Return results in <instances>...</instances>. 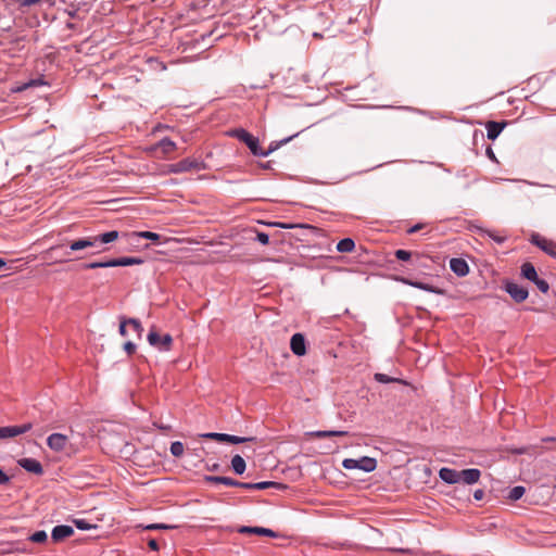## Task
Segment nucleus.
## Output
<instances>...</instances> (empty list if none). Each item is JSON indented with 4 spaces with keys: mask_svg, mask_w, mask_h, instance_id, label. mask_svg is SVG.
Segmentation results:
<instances>
[{
    "mask_svg": "<svg viewBox=\"0 0 556 556\" xmlns=\"http://www.w3.org/2000/svg\"><path fill=\"white\" fill-rule=\"evenodd\" d=\"M228 134L229 136L237 138L241 142L245 143L253 155L267 156L270 152L274 151V148H270L266 151L260 148L258 139L243 128L232 129Z\"/></svg>",
    "mask_w": 556,
    "mask_h": 556,
    "instance_id": "f257e3e1",
    "label": "nucleus"
},
{
    "mask_svg": "<svg viewBox=\"0 0 556 556\" xmlns=\"http://www.w3.org/2000/svg\"><path fill=\"white\" fill-rule=\"evenodd\" d=\"M143 261L139 257H118L112 258L106 262H92L85 264L84 267L86 269H96V268H106V267H117V266H132L142 264Z\"/></svg>",
    "mask_w": 556,
    "mask_h": 556,
    "instance_id": "f03ea898",
    "label": "nucleus"
},
{
    "mask_svg": "<svg viewBox=\"0 0 556 556\" xmlns=\"http://www.w3.org/2000/svg\"><path fill=\"white\" fill-rule=\"evenodd\" d=\"M342 466L344 469L352 470V469H359L365 472H371L377 467V460L375 458L364 456L359 459H353V458H345L342 462Z\"/></svg>",
    "mask_w": 556,
    "mask_h": 556,
    "instance_id": "7ed1b4c3",
    "label": "nucleus"
},
{
    "mask_svg": "<svg viewBox=\"0 0 556 556\" xmlns=\"http://www.w3.org/2000/svg\"><path fill=\"white\" fill-rule=\"evenodd\" d=\"M147 339L152 346L161 351H169L172 348V336L169 333L161 336L154 327L150 329Z\"/></svg>",
    "mask_w": 556,
    "mask_h": 556,
    "instance_id": "20e7f679",
    "label": "nucleus"
},
{
    "mask_svg": "<svg viewBox=\"0 0 556 556\" xmlns=\"http://www.w3.org/2000/svg\"><path fill=\"white\" fill-rule=\"evenodd\" d=\"M521 275L526 279L534 282L535 286L538 287V289L541 292L546 293L548 291L549 286H548L547 281H545L544 279L539 278V276L536 274V270H535L534 266L531 263H525L521 266Z\"/></svg>",
    "mask_w": 556,
    "mask_h": 556,
    "instance_id": "39448f33",
    "label": "nucleus"
},
{
    "mask_svg": "<svg viewBox=\"0 0 556 556\" xmlns=\"http://www.w3.org/2000/svg\"><path fill=\"white\" fill-rule=\"evenodd\" d=\"M204 168L203 164L194 159H184L168 166V172L174 174L186 173L191 170H200Z\"/></svg>",
    "mask_w": 556,
    "mask_h": 556,
    "instance_id": "423d86ee",
    "label": "nucleus"
},
{
    "mask_svg": "<svg viewBox=\"0 0 556 556\" xmlns=\"http://www.w3.org/2000/svg\"><path fill=\"white\" fill-rule=\"evenodd\" d=\"M33 428L31 422H26L20 426H5L0 427V440L15 438L17 435L28 432Z\"/></svg>",
    "mask_w": 556,
    "mask_h": 556,
    "instance_id": "0eeeda50",
    "label": "nucleus"
},
{
    "mask_svg": "<svg viewBox=\"0 0 556 556\" xmlns=\"http://www.w3.org/2000/svg\"><path fill=\"white\" fill-rule=\"evenodd\" d=\"M531 243L540 248L542 251H544L546 254L551 255L552 257L556 258V242L553 240H549L545 237H542L539 233H533L531 236Z\"/></svg>",
    "mask_w": 556,
    "mask_h": 556,
    "instance_id": "6e6552de",
    "label": "nucleus"
},
{
    "mask_svg": "<svg viewBox=\"0 0 556 556\" xmlns=\"http://www.w3.org/2000/svg\"><path fill=\"white\" fill-rule=\"evenodd\" d=\"M177 149V146L174 141L168 138H164L157 143L153 144L150 148V151L154 153L157 157H165L168 154L173 153Z\"/></svg>",
    "mask_w": 556,
    "mask_h": 556,
    "instance_id": "1a4fd4ad",
    "label": "nucleus"
},
{
    "mask_svg": "<svg viewBox=\"0 0 556 556\" xmlns=\"http://www.w3.org/2000/svg\"><path fill=\"white\" fill-rule=\"evenodd\" d=\"M47 445L53 452H64L68 445V437L59 432L52 433L47 439Z\"/></svg>",
    "mask_w": 556,
    "mask_h": 556,
    "instance_id": "9d476101",
    "label": "nucleus"
},
{
    "mask_svg": "<svg viewBox=\"0 0 556 556\" xmlns=\"http://www.w3.org/2000/svg\"><path fill=\"white\" fill-rule=\"evenodd\" d=\"M504 289L517 303L526 301L529 295L528 290L516 282H506Z\"/></svg>",
    "mask_w": 556,
    "mask_h": 556,
    "instance_id": "9b49d317",
    "label": "nucleus"
},
{
    "mask_svg": "<svg viewBox=\"0 0 556 556\" xmlns=\"http://www.w3.org/2000/svg\"><path fill=\"white\" fill-rule=\"evenodd\" d=\"M130 326L132 328V331L137 334V337L140 339L143 332V327L141 326L140 321L135 318H126L121 317L119 318V333L123 337L127 336V329L126 327Z\"/></svg>",
    "mask_w": 556,
    "mask_h": 556,
    "instance_id": "f8f14e48",
    "label": "nucleus"
},
{
    "mask_svg": "<svg viewBox=\"0 0 556 556\" xmlns=\"http://www.w3.org/2000/svg\"><path fill=\"white\" fill-rule=\"evenodd\" d=\"M74 534V529L67 525L55 526L51 532V539L53 542H61Z\"/></svg>",
    "mask_w": 556,
    "mask_h": 556,
    "instance_id": "ddd939ff",
    "label": "nucleus"
},
{
    "mask_svg": "<svg viewBox=\"0 0 556 556\" xmlns=\"http://www.w3.org/2000/svg\"><path fill=\"white\" fill-rule=\"evenodd\" d=\"M291 351L298 355L302 356L306 353L305 338L302 333H294L291 337L290 341Z\"/></svg>",
    "mask_w": 556,
    "mask_h": 556,
    "instance_id": "4468645a",
    "label": "nucleus"
},
{
    "mask_svg": "<svg viewBox=\"0 0 556 556\" xmlns=\"http://www.w3.org/2000/svg\"><path fill=\"white\" fill-rule=\"evenodd\" d=\"M17 464L31 473L41 475L43 472L42 465L35 458H21Z\"/></svg>",
    "mask_w": 556,
    "mask_h": 556,
    "instance_id": "2eb2a0df",
    "label": "nucleus"
},
{
    "mask_svg": "<svg viewBox=\"0 0 556 556\" xmlns=\"http://www.w3.org/2000/svg\"><path fill=\"white\" fill-rule=\"evenodd\" d=\"M97 245V239H93V236L80 238L70 242L71 251H81L87 248H92Z\"/></svg>",
    "mask_w": 556,
    "mask_h": 556,
    "instance_id": "dca6fc26",
    "label": "nucleus"
},
{
    "mask_svg": "<svg viewBox=\"0 0 556 556\" xmlns=\"http://www.w3.org/2000/svg\"><path fill=\"white\" fill-rule=\"evenodd\" d=\"M450 267L452 271L459 277H464L469 273V266L464 258H452L450 261Z\"/></svg>",
    "mask_w": 556,
    "mask_h": 556,
    "instance_id": "f3484780",
    "label": "nucleus"
},
{
    "mask_svg": "<svg viewBox=\"0 0 556 556\" xmlns=\"http://www.w3.org/2000/svg\"><path fill=\"white\" fill-rule=\"evenodd\" d=\"M239 533L242 534H258V535H267L270 538H277V533H275L273 530L262 527H247L243 526L239 528Z\"/></svg>",
    "mask_w": 556,
    "mask_h": 556,
    "instance_id": "a211bd4d",
    "label": "nucleus"
},
{
    "mask_svg": "<svg viewBox=\"0 0 556 556\" xmlns=\"http://www.w3.org/2000/svg\"><path fill=\"white\" fill-rule=\"evenodd\" d=\"M440 478L447 483H457L460 482V471L450 469V468H442L439 471Z\"/></svg>",
    "mask_w": 556,
    "mask_h": 556,
    "instance_id": "6ab92c4d",
    "label": "nucleus"
},
{
    "mask_svg": "<svg viewBox=\"0 0 556 556\" xmlns=\"http://www.w3.org/2000/svg\"><path fill=\"white\" fill-rule=\"evenodd\" d=\"M480 476H481L480 470L476 469V468L460 470V481H463L467 484H472V483L478 482Z\"/></svg>",
    "mask_w": 556,
    "mask_h": 556,
    "instance_id": "aec40b11",
    "label": "nucleus"
},
{
    "mask_svg": "<svg viewBox=\"0 0 556 556\" xmlns=\"http://www.w3.org/2000/svg\"><path fill=\"white\" fill-rule=\"evenodd\" d=\"M506 126V123L503 122V123H498V122H488L486 123V131H488V138L490 140H495L498 135L501 134V131L504 129V127Z\"/></svg>",
    "mask_w": 556,
    "mask_h": 556,
    "instance_id": "412c9836",
    "label": "nucleus"
},
{
    "mask_svg": "<svg viewBox=\"0 0 556 556\" xmlns=\"http://www.w3.org/2000/svg\"><path fill=\"white\" fill-rule=\"evenodd\" d=\"M256 441V438H244V437H237L231 434L223 433L222 442L231 443V444H239L244 442H254Z\"/></svg>",
    "mask_w": 556,
    "mask_h": 556,
    "instance_id": "4be33fe9",
    "label": "nucleus"
},
{
    "mask_svg": "<svg viewBox=\"0 0 556 556\" xmlns=\"http://www.w3.org/2000/svg\"><path fill=\"white\" fill-rule=\"evenodd\" d=\"M118 238V231L112 230L105 233L93 236V239H97L98 243H111Z\"/></svg>",
    "mask_w": 556,
    "mask_h": 556,
    "instance_id": "5701e85b",
    "label": "nucleus"
},
{
    "mask_svg": "<svg viewBox=\"0 0 556 556\" xmlns=\"http://www.w3.org/2000/svg\"><path fill=\"white\" fill-rule=\"evenodd\" d=\"M308 435L317 439L329 438V437H344L348 435L346 431H313Z\"/></svg>",
    "mask_w": 556,
    "mask_h": 556,
    "instance_id": "b1692460",
    "label": "nucleus"
},
{
    "mask_svg": "<svg viewBox=\"0 0 556 556\" xmlns=\"http://www.w3.org/2000/svg\"><path fill=\"white\" fill-rule=\"evenodd\" d=\"M355 243L352 239L345 238L338 242L337 250L341 253H350L354 250Z\"/></svg>",
    "mask_w": 556,
    "mask_h": 556,
    "instance_id": "393cba45",
    "label": "nucleus"
},
{
    "mask_svg": "<svg viewBox=\"0 0 556 556\" xmlns=\"http://www.w3.org/2000/svg\"><path fill=\"white\" fill-rule=\"evenodd\" d=\"M231 467L238 475H242L245 470V462L240 455H235L231 459Z\"/></svg>",
    "mask_w": 556,
    "mask_h": 556,
    "instance_id": "a878e982",
    "label": "nucleus"
},
{
    "mask_svg": "<svg viewBox=\"0 0 556 556\" xmlns=\"http://www.w3.org/2000/svg\"><path fill=\"white\" fill-rule=\"evenodd\" d=\"M406 283H408L412 287H415V288H418V289H421V290H425V291H428V292L442 293V291L440 289H438V288H435L433 286H430L428 283L420 282V281L407 280Z\"/></svg>",
    "mask_w": 556,
    "mask_h": 556,
    "instance_id": "bb28decb",
    "label": "nucleus"
},
{
    "mask_svg": "<svg viewBox=\"0 0 556 556\" xmlns=\"http://www.w3.org/2000/svg\"><path fill=\"white\" fill-rule=\"evenodd\" d=\"M374 378L376 381H378L380 383L397 382V383L406 384V381L399 379V378H392L386 374L377 372V374H375Z\"/></svg>",
    "mask_w": 556,
    "mask_h": 556,
    "instance_id": "cd10ccee",
    "label": "nucleus"
},
{
    "mask_svg": "<svg viewBox=\"0 0 556 556\" xmlns=\"http://www.w3.org/2000/svg\"><path fill=\"white\" fill-rule=\"evenodd\" d=\"M526 490L523 486L521 485H517L515 488H513L509 493H508V498L511 500V501H517L519 498L522 497V495L525 494Z\"/></svg>",
    "mask_w": 556,
    "mask_h": 556,
    "instance_id": "c85d7f7f",
    "label": "nucleus"
},
{
    "mask_svg": "<svg viewBox=\"0 0 556 556\" xmlns=\"http://www.w3.org/2000/svg\"><path fill=\"white\" fill-rule=\"evenodd\" d=\"M185 452L184 444L179 441L173 442L170 444V453L175 457H180Z\"/></svg>",
    "mask_w": 556,
    "mask_h": 556,
    "instance_id": "c756f323",
    "label": "nucleus"
},
{
    "mask_svg": "<svg viewBox=\"0 0 556 556\" xmlns=\"http://www.w3.org/2000/svg\"><path fill=\"white\" fill-rule=\"evenodd\" d=\"M254 486H256V490H264L267 488H278V489L286 488L285 485L277 483V482H273V481L257 482V483H254Z\"/></svg>",
    "mask_w": 556,
    "mask_h": 556,
    "instance_id": "7c9ffc66",
    "label": "nucleus"
},
{
    "mask_svg": "<svg viewBox=\"0 0 556 556\" xmlns=\"http://www.w3.org/2000/svg\"><path fill=\"white\" fill-rule=\"evenodd\" d=\"M48 539L46 531H37L29 536V540L34 543H43Z\"/></svg>",
    "mask_w": 556,
    "mask_h": 556,
    "instance_id": "2f4dec72",
    "label": "nucleus"
},
{
    "mask_svg": "<svg viewBox=\"0 0 556 556\" xmlns=\"http://www.w3.org/2000/svg\"><path fill=\"white\" fill-rule=\"evenodd\" d=\"M73 522L79 530H90L97 528L96 525H91L85 519H75Z\"/></svg>",
    "mask_w": 556,
    "mask_h": 556,
    "instance_id": "473e14b6",
    "label": "nucleus"
},
{
    "mask_svg": "<svg viewBox=\"0 0 556 556\" xmlns=\"http://www.w3.org/2000/svg\"><path fill=\"white\" fill-rule=\"evenodd\" d=\"M136 235L141 238L149 239L152 241H159L161 238V236L159 233L151 232V231H141V232H137Z\"/></svg>",
    "mask_w": 556,
    "mask_h": 556,
    "instance_id": "72a5a7b5",
    "label": "nucleus"
},
{
    "mask_svg": "<svg viewBox=\"0 0 556 556\" xmlns=\"http://www.w3.org/2000/svg\"><path fill=\"white\" fill-rule=\"evenodd\" d=\"M412 256V253L406 250H396L395 257L400 261H408Z\"/></svg>",
    "mask_w": 556,
    "mask_h": 556,
    "instance_id": "f704fd0d",
    "label": "nucleus"
},
{
    "mask_svg": "<svg viewBox=\"0 0 556 556\" xmlns=\"http://www.w3.org/2000/svg\"><path fill=\"white\" fill-rule=\"evenodd\" d=\"M174 526H168L165 523H151L144 527L146 530H161V529H174Z\"/></svg>",
    "mask_w": 556,
    "mask_h": 556,
    "instance_id": "c9c22d12",
    "label": "nucleus"
},
{
    "mask_svg": "<svg viewBox=\"0 0 556 556\" xmlns=\"http://www.w3.org/2000/svg\"><path fill=\"white\" fill-rule=\"evenodd\" d=\"M275 225L280 228H285V229H291L294 227L313 228L312 226H308V225H294V224H286V223H276Z\"/></svg>",
    "mask_w": 556,
    "mask_h": 556,
    "instance_id": "e433bc0d",
    "label": "nucleus"
},
{
    "mask_svg": "<svg viewBox=\"0 0 556 556\" xmlns=\"http://www.w3.org/2000/svg\"><path fill=\"white\" fill-rule=\"evenodd\" d=\"M202 437L205 438V439H211V440H215V441L222 442L223 433L208 432V433L202 434Z\"/></svg>",
    "mask_w": 556,
    "mask_h": 556,
    "instance_id": "4c0bfd02",
    "label": "nucleus"
},
{
    "mask_svg": "<svg viewBox=\"0 0 556 556\" xmlns=\"http://www.w3.org/2000/svg\"><path fill=\"white\" fill-rule=\"evenodd\" d=\"M136 344L132 343L131 341H127L125 344H124V350L125 352L128 354V355H132L135 352H136Z\"/></svg>",
    "mask_w": 556,
    "mask_h": 556,
    "instance_id": "58836bf2",
    "label": "nucleus"
},
{
    "mask_svg": "<svg viewBox=\"0 0 556 556\" xmlns=\"http://www.w3.org/2000/svg\"><path fill=\"white\" fill-rule=\"evenodd\" d=\"M488 236L497 243H503L506 239V237L500 236V235L495 233L494 231H488Z\"/></svg>",
    "mask_w": 556,
    "mask_h": 556,
    "instance_id": "ea45409f",
    "label": "nucleus"
},
{
    "mask_svg": "<svg viewBox=\"0 0 556 556\" xmlns=\"http://www.w3.org/2000/svg\"><path fill=\"white\" fill-rule=\"evenodd\" d=\"M222 483L227 486H237L238 488V485H239V481L233 480L232 478H229V477H223Z\"/></svg>",
    "mask_w": 556,
    "mask_h": 556,
    "instance_id": "a19ab883",
    "label": "nucleus"
},
{
    "mask_svg": "<svg viewBox=\"0 0 556 556\" xmlns=\"http://www.w3.org/2000/svg\"><path fill=\"white\" fill-rule=\"evenodd\" d=\"M256 238L262 244H268L269 242V237L265 232H257Z\"/></svg>",
    "mask_w": 556,
    "mask_h": 556,
    "instance_id": "79ce46f5",
    "label": "nucleus"
},
{
    "mask_svg": "<svg viewBox=\"0 0 556 556\" xmlns=\"http://www.w3.org/2000/svg\"><path fill=\"white\" fill-rule=\"evenodd\" d=\"M204 480L211 483H222L223 477L218 476H205Z\"/></svg>",
    "mask_w": 556,
    "mask_h": 556,
    "instance_id": "37998d69",
    "label": "nucleus"
},
{
    "mask_svg": "<svg viewBox=\"0 0 556 556\" xmlns=\"http://www.w3.org/2000/svg\"><path fill=\"white\" fill-rule=\"evenodd\" d=\"M148 546H149L152 551H159V548H160L159 541H157V540H155V539H149V540H148Z\"/></svg>",
    "mask_w": 556,
    "mask_h": 556,
    "instance_id": "c03bdc74",
    "label": "nucleus"
},
{
    "mask_svg": "<svg viewBox=\"0 0 556 556\" xmlns=\"http://www.w3.org/2000/svg\"><path fill=\"white\" fill-rule=\"evenodd\" d=\"M424 227H425V224H416V225H414L413 227H410V228L407 230V232H408V233H415V232H417V231L421 230Z\"/></svg>",
    "mask_w": 556,
    "mask_h": 556,
    "instance_id": "a18cd8bd",
    "label": "nucleus"
},
{
    "mask_svg": "<svg viewBox=\"0 0 556 556\" xmlns=\"http://www.w3.org/2000/svg\"><path fill=\"white\" fill-rule=\"evenodd\" d=\"M9 481L10 477L0 468V484H7Z\"/></svg>",
    "mask_w": 556,
    "mask_h": 556,
    "instance_id": "49530a36",
    "label": "nucleus"
},
{
    "mask_svg": "<svg viewBox=\"0 0 556 556\" xmlns=\"http://www.w3.org/2000/svg\"><path fill=\"white\" fill-rule=\"evenodd\" d=\"M238 488H242L245 490H256V486H254V483H247V482H239Z\"/></svg>",
    "mask_w": 556,
    "mask_h": 556,
    "instance_id": "de8ad7c7",
    "label": "nucleus"
},
{
    "mask_svg": "<svg viewBox=\"0 0 556 556\" xmlns=\"http://www.w3.org/2000/svg\"><path fill=\"white\" fill-rule=\"evenodd\" d=\"M40 0H20L22 5L30 7L38 3Z\"/></svg>",
    "mask_w": 556,
    "mask_h": 556,
    "instance_id": "09e8293b",
    "label": "nucleus"
},
{
    "mask_svg": "<svg viewBox=\"0 0 556 556\" xmlns=\"http://www.w3.org/2000/svg\"><path fill=\"white\" fill-rule=\"evenodd\" d=\"M483 495H484V493H483V491H482V490H477V491H475V493H473V497H475V500H477V501L482 500Z\"/></svg>",
    "mask_w": 556,
    "mask_h": 556,
    "instance_id": "8fccbe9b",
    "label": "nucleus"
},
{
    "mask_svg": "<svg viewBox=\"0 0 556 556\" xmlns=\"http://www.w3.org/2000/svg\"><path fill=\"white\" fill-rule=\"evenodd\" d=\"M13 552H14L13 549L2 548V551H0V554H9V553H13Z\"/></svg>",
    "mask_w": 556,
    "mask_h": 556,
    "instance_id": "3c124183",
    "label": "nucleus"
},
{
    "mask_svg": "<svg viewBox=\"0 0 556 556\" xmlns=\"http://www.w3.org/2000/svg\"><path fill=\"white\" fill-rule=\"evenodd\" d=\"M486 152H488L490 157H494V154H493V152H492V150L490 148L486 150Z\"/></svg>",
    "mask_w": 556,
    "mask_h": 556,
    "instance_id": "603ef678",
    "label": "nucleus"
},
{
    "mask_svg": "<svg viewBox=\"0 0 556 556\" xmlns=\"http://www.w3.org/2000/svg\"><path fill=\"white\" fill-rule=\"evenodd\" d=\"M5 266V262L4 260L0 258V268L4 267Z\"/></svg>",
    "mask_w": 556,
    "mask_h": 556,
    "instance_id": "864d4df0",
    "label": "nucleus"
},
{
    "mask_svg": "<svg viewBox=\"0 0 556 556\" xmlns=\"http://www.w3.org/2000/svg\"><path fill=\"white\" fill-rule=\"evenodd\" d=\"M60 245H54V247H51L49 251H53L55 249H58Z\"/></svg>",
    "mask_w": 556,
    "mask_h": 556,
    "instance_id": "5fc2aeb1",
    "label": "nucleus"
},
{
    "mask_svg": "<svg viewBox=\"0 0 556 556\" xmlns=\"http://www.w3.org/2000/svg\"><path fill=\"white\" fill-rule=\"evenodd\" d=\"M217 468H218V465H217V464H215V465H213L212 470H215V469H217Z\"/></svg>",
    "mask_w": 556,
    "mask_h": 556,
    "instance_id": "6e6d98bb",
    "label": "nucleus"
}]
</instances>
